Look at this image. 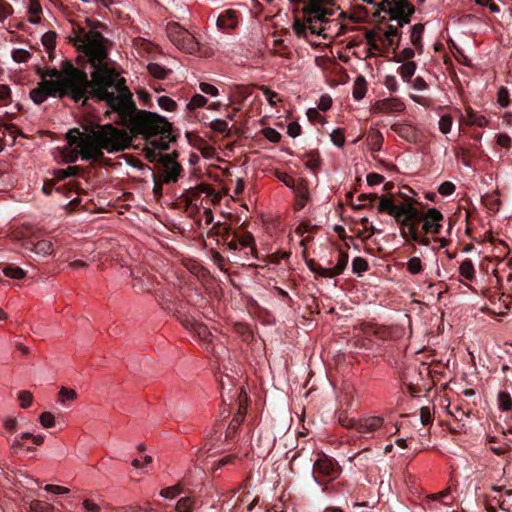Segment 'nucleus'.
I'll return each mask as SVG.
<instances>
[{
	"instance_id": "nucleus-29",
	"label": "nucleus",
	"mask_w": 512,
	"mask_h": 512,
	"mask_svg": "<svg viewBox=\"0 0 512 512\" xmlns=\"http://www.w3.org/2000/svg\"><path fill=\"white\" fill-rule=\"evenodd\" d=\"M348 264V255L344 252L338 253V260L335 266H332V269L335 273V276L340 275Z\"/></svg>"
},
{
	"instance_id": "nucleus-19",
	"label": "nucleus",
	"mask_w": 512,
	"mask_h": 512,
	"mask_svg": "<svg viewBox=\"0 0 512 512\" xmlns=\"http://www.w3.org/2000/svg\"><path fill=\"white\" fill-rule=\"evenodd\" d=\"M415 71H416V64L414 61L403 62V64L399 67V70H398L401 78L406 82H409L411 80V78L415 74Z\"/></svg>"
},
{
	"instance_id": "nucleus-23",
	"label": "nucleus",
	"mask_w": 512,
	"mask_h": 512,
	"mask_svg": "<svg viewBox=\"0 0 512 512\" xmlns=\"http://www.w3.org/2000/svg\"><path fill=\"white\" fill-rule=\"evenodd\" d=\"M401 236L405 239L418 242L424 246L428 244L426 239H423L419 236L417 228H401Z\"/></svg>"
},
{
	"instance_id": "nucleus-27",
	"label": "nucleus",
	"mask_w": 512,
	"mask_h": 512,
	"mask_svg": "<svg viewBox=\"0 0 512 512\" xmlns=\"http://www.w3.org/2000/svg\"><path fill=\"white\" fill-rule=\"evenodd\" d=\"M407 271L412 275H418L423 271V264L419 257H412L407 261Z\"/></svg>"
},
{
	"instance_id": "nucleus-56",
	"label": "nucleus",
	"mask_w": 512,
	"mask_h": 512,
	"mask_svg": "<svg viewBox=\"0 0 512 512\" xmlns=\"http://www.w3.org/2000/svg\"><path fill=\"white\" fill-rule=\"evenodd\" d=\"M234 459H235L234 455L224 456L220 460H218L217 462L213 463V468L214 469H219L222 466H225V465H227L229 463H232L234 461Z\"/></svg>"
},
{
	"instance_id": "nucleus-20",
	"label": "nucleus",
	"mask_w": 512,
	"mask_h": 512,
	"mask_svg": "<svg viewBox=\"0 0 512 512\" xmlns=\"http://www.w3.org/2000/svg\"><path fill=\"white\" fill-rule=\"evenodd\" d=\"M423 32H424V26L422 24H415L411 28V33H410V41H411L412 45L415 46L416 48H418L420 51L422 49L421 40H422Z\"/></svg>"
},
{
	"instance_id": "nucleus-5",
	"label": "nucleus",
	"mask_w": 512,
	"mask_h": 512,
	"mask_svg": "<svg viewBox=\"0 0 512 512\" xmlns=\"http://www.w3.org/2000/svg\"><path fill=\"white\" fill-rule=\"evenodd\" d=\"M377 210L393 217L400 228H417L418 223L421 222L419 210L407 202L395 204L392 199L382 196Z\"/></svg>"
},
{
	"instance_id": "nucleus-59",
	"label": "nucleus",
	"mask_w": 512,
	"mask_h": 512,
	"mask_svg": "<svg viewBox=\"0 0 512 512\" xmlns=\"http://www.w3.org/2000/svg\"><path fill=\"white\" fill-rule=\"evenodd\" d=\"M300 131H301V128H300L299 124H297V123H290L287 126V133L289 134V136H291L293 138L299 136Z\"/></svg>"
},
{
	"instance_id": "nucleus-47",
	"label": "nucleus",
	"mask_w": 512,
	"mask_h": 512,
	"mask_svg": "<svg viewBox=\"0 0 512 512\" xmlns=\"http://www.w3.org/2000/svg\"><path fill=\"white\" fill-rule=\"evenodd\" d=\"M77 394L75 392V390L73 389H68V388H62L60 391H59V398H60V401L61 402H66V401H72L76 398Z\"/></svg>"
},
{
	"instance_id": "nucleus-54",
	"label": "nucleus",
	"mask_w": 512,
	"mask_h": 512,
	"mask_svg": "<svg viewBox=\"0 0 512 512\" xmlns=\"http://www.w3.org/2000/svg\"><path fill=\"white\" fill-rule=\"evenodd\" d=\"M476 3L483 7H488L492 13H498L499 7L493 2V0H476Z\"/></svg>"
},
{
	"instance_id": "nucleus-18",
	"label": "nucleus",
	"mask_w": 512,
	"mask_h": 512,
	"mask_svg": "<svg viewBox=\"0 0 512 512\" xmlns=\"http://www.w3.org/2000/svg\"><path fill=\"white\" fill-rule=\"evenodd\" d=\"M466 115H467V123L470 125H476L479 127H485L488 125L487 118L484 115L473 111L472 109H467Z\"/></svg>"
},
{
	"instance_id": "nucleus-40",
	"label": "nucleus",
	"mask_w": 512,
	"mask_h": 512,
	"mask_svg": "<svg viewBox=\"0 0 512 512\" xmlns=\"http://www.w3.org/2000/svg\"><path fill=\"white\" fill-rule=\"evenodd\" d=\"M260 90L262 91L265 99L271 106H275L277 101L280 100L278 97V94L276 92L272 91L271 89H269L268 87L262 86L260 88Z\"/></svg>"
},
{
	"instance_id": "nucleus-8",
	"label": "nucleus",
	"mask_w": 512,
	"mask_h": 512,
	"mask_svg": "<svg viewBox=\"0 0 512 512\" xmlns=\"http://www.w3.org/2000/svg\"><path fill=\"white\" fill-rule=\"evenodd\" d=\"M339 467L326 455H320L313 466V477L318 484L331 481L338 477Z\"/></svg>"
},
{
	"instance_id": "nucleus-43",
	"label": "nucleus",
	"mask_w": 512,
	"mask_h": 512,
	"mask_svg": "<svg viewBox=\"0 0 512 512\" xmlns=\"http://www.w3.org/2000/svg\"><path fill=\"white\" fill-rule=\"evenodd\" d=\"M455 189L456 186L452 182L445 181L439 185L438 192L442 196H450L455 192Z\"/></svg>"
},
{
	"instance_id": "nucleus-57",
	"label": "nucleus",
	"mask_w": 512,
	"mask_h": 512,
	"mask_svg": "<svg viewBox=\"0 0 512 512\" xmlns=\"http://www.w3.org/2000/svg\"><path fill=\"white\" fill-rule=\"evenodd\" d=\"M3 425L7 431L14 432L18 426V420L16 418H6Z\"/></svg>"
},
{
	"instance_id": "nucleus-62",
	"label": "nucleus",
	"mask_w": 512,
	"mask_h": 512,
	"mask_svg": "<svg viewBox=\"0 0 512 512\" xmlns=\"http://www.w3.org/2000/svg\"><path fill=\"white\" fill-rule=\"evenodd\" d=\"M397 34V28H394L392 26H388V28L384 32L385 38L391 43L393 41V38Z\"/></svg>"
},
{
	"instance_id": "nucleus-21",
	"label": "nucleus",
	"mask_w": 512,
	"mask_h": 512,
	"mask_svg": "<svg viewBox=\"0 0 512 512\" xmlns=\"http://www.w3.org/2000/svg\"><path fill=\"white\" fill-rule=\"evenodd\" d=\"M459 274L467 279V280H473L475 277V269L472 261L470 259H465L461 262L459 267Z\"/></svg>"
},
{
	"instance_id": "nucleus-11",
	"label": "nucleus",
	"mask_w": 512,
	"mask_h": 512,
	"mask_svg": "<svg viewBox=\"0 0 512 512\" xmlns=\"http://www.w3.org/2000/svg\"><path fill=\"white\" fill-rule=\"evenodd\" d=\"M22 246L26 250L40 257L52 255L54 251L51 241L46 239H38L37 237L23 239Z\"/></svg>"
},
{
	"instance_id": "nucleus-45",
	"label": "nucleus",
	"mask_w": 512,
	"mask_h": 512,
	"mask_svg": "<svg viewBox=\"0 0 512 512\" xmlns=\"http://www.w3.org/2000/svg\"><path fill=\"white\" fill-rule=\"evenodd\" d=\"M497 102L501 107L509 105V93L505 87H500L497 92Z\"/></svg>"
},
{
	"instance_id": "nucleus-35",
	"label": "nucleus",
	"mask_w": 512,
	"mask_h": 512,
	"mask_svg": "<svg viewBox=\"0 0 512 512\" xmlns=\"http://www.w3.org/2000/svg\"><path fill=\"white\" fill-rule=\"evenodd\" d=\"M453 121L451 116L443 115L439 119V130L443 134H448L452 129Z\"/></svg>"
},
{
	"instance_id": "nucleus-41",
	"label": "nucleus",
	"mask_w": 512,
	"mask_h": 512,
	"mask_svg": "<svg viewBox=\"0 0 512 512\" xmlns=\"http://www.w3.org/2000/svg\"><path fill=\"white\" fill-rule=\"evenodd\" d=\"M330 138L337 147H342L345 143L344 133L341 129H334L330 134Z\"/></svg>"
},
{
	"instance_id": "nucleus-61",
	"label": "nucleus",
	"mask_w": 512,
	"mask_h": 512,
	"mask_svg": "<svg viewBox=\"0 0 512 512\" xmlns=\"http://www.w3.org/2000/svg\"><path fill=\"white\" fill-rule=\"evenodd\" d=\"M412 85L415 90H419V91H422V90L426 89V87H427L426 82L420 77H417L416 79H414Z\"/></svg>"
},
{
	"instance_id": "nucleus-26",
	"label": "nucleus",
	"mask_w": 512,
	"mask_h": 512,
	"mask_svg": "<svg viewBox=\"0 0 512 512\" xmlns=\"http://www.w3.org/2000/svg\"><path fill=\"white\" fill-rule=\"evenodd\" d=\"M148 72L157 79H164L169 74V70L157 63H150L147 66Z\"/></svg>"
},
{
	"instance_id": "nucleus-1",
	"label": "nucleus",
	"mask_w": 512,
	"mask_h": 512,
	"mask_svg": "<svg viewBox=\"0 0 512 512\" xmlns=\"http://www.w3.org/2000/svg\"><path fill=\"white\" fill-rule=\"evenodd\" d=\"M75 45L88 57L94 70L91 81L87 74L74 67L70 62L57 68H37L41 82L31 90L30 98L35 104H42L49 96L70 95L76 102L95 97L120 113L128 112L132 107V95L125 85V79L105 61L107 50L103 36L94 30L78 33Z\"/></svg>"
},
{
	"instance_id": "nucleus-3",
	"label": "nucleus",
	"mask_w": 512,
	"mask_h": 512,
	"mask_svg": "<svg viewBox=\"0 0 512 512\" xmlns=\"http://www.w3.org/2000/svg\"><path fill=\"white\" fill-rule=\"evenodd\" d=\"M126 126L132 136L142 135L149 140L153 149L163 151L169 148L171 127L164 117L153 112L139 110L127 117Z\"/></svg>"
},
{
	"instance_id": "nucleus-13",
	"label": "nucleus",
	"mask_w": 512,
	"mask_h": 512,
	"mask_svg": "<svg viewBox=\"0 0 512 512\" xmlns=\"http://www.w3.org/2000/svg\"><path fill=\"white\" fill-rule=\"evenodd\" d=\"M403 110H404V104L398 98H386V99L379 100L371 108L372 113H375V114L401 112Z\"/></svg>"
},
{
	"instance_id": "nucleus-6",
	"label": "nucleus",
	"mask_w": 512,
	"mask_h": 512,
	"mask_svg": "<svg viewBox=\"0 0 512 512\" xmlns=\"http://www.w3.org/2000/svg\"><path fill=\"white\" fill-rule=\"evenodd\" d=\"M167 34L174 45L184 52L194 54L198 51V42L194 35L178 23H169Z\"/></svg>"
},
{
	"instance_id": "nucleus-33",
	"label": "nucleus",
	"mask_w": 512,
	"mask_h": 512,
	"mask_svg": "<svg viewBox=\"0 0 512 512\" xmlns=\"http://www.w3.org/2000/svg\"><path fill=\"white\" fill-rule=\"evenodd\" d=\"M368 269V262L362 257H356L352 261V270L354 273L361 274Z\"/></svg>"
},
{
	"instance_id": "nucleus-39",
	"label": "nucleus",
	"mask_w": 512,
	"mask_h": 512,
	"mask_svg": "<svg viewBox=\"0 0 512 512\" xmlns=\"http://www.w3.org/2000/svg\"><path fill=\"white\" fill-rule=\"evenodd\" d=\"M40 424L43 428H52L55 425V418L51 412H43L39 417Z\"/></svg>"
},
{
	"instance_id": "nucleus-10",
	"label": "nucleus",
	"mask_w": 512,
	"mask_h": 512,
	"mask_svg": "<svg viewBox=\"0 0 512 512\" xmlns=\"http://www.w3.org/2000/svg\"><path fill=\"white\" fill-rule=\"evenodd\" d=\"M443 215L436 208H429L424 215L420 214L422 230L427 234H438L442 227Z\"/></svg>"
},
{
	"instance_id": "nucleus-50",
	"label": "nucleus",
	"mask_w": 512,
	"mask_h": 512,
	"mask_svg": "<svg viewBox=\"0 0 512 512\" xmlns=\"http://www.w3.org/2000/svg\"><path fill=\"white\" fill-rule=\"evenodd\" d=\"M332 106V98L329 95H322L318 103V109L321 111H327Z\"/></svg>"
},
{
	"instance_id": "nucleus-7",
	"label": "nucleus",
	"mask_w": 512,
	"mask_h": 512,
	"mask_svg": "<svg viewBox=\"0 0 512 512\" xmlns=\"http://www.w3.org/2000/svg\"><path fill=\"white\" fill-rule=\"evenodd\" d=\"M378 8L388 13L390 18L397 20L400 25L408 23L414 12V7L407 0H378Z\"/></svg>"
},
{
	"instance_id": "nucleus-58",
	"label": "nucleus",
	"mask_w": 512,
	"mask_h": 512,
	"mask_svg": "<svg viewBox=\"0 0 512 512\" xmlns=\"http://www.w3.org/2000/svg\"><path fill=\"white\" fill-rule=\"evenodd\" d=\"M497 144L503 148H509L511 145V138L507 134H499L497 136Z\"/></svg>"
},
{
	"instance_id": "nucleus-28",
	"label": "nucleus",
	"mask_w": 512,
	"mask_h": 512,
	"mask_svg": "<svg viewBox=\"0 0 512 512\" xmlns=\"http://www.w3.org/2000/svg\"><path fill=\"white\" fill-rule=\"evenodd\" d=\"M498 407L502 411H510L512 409V399L510 395L504 391L498 393Z\"/></svg>"
},
{
	"instance_id": "nucleus-36",
	"label": "nucleus",
	"mask_w": 512,
	"mask_h": 512,
	"mask_svg": "<svg viewBox=\"0 0 512 512\" xmlns=\"http://www.w3.org/2000/svg\"><path fill=\"white\" fill-rule=\"evenodd\" d=\"M18 400L20 407L26 409L31 406L33 401V395L29 391H20L18 393Z\"/></svg>"
},
{
	"instance_id": "nucleus-49",
	"label": "nucleus",
	"mask_w": 512,
	"mask_h": 512,
	"mask_svg": "<svg viewBox=\"0 0 512 512\" xmlns=\"http://www.w3.org/2000/svg\"><path fill=\"white\" fill-rule=\"evenodd\" d=\"M263 134L272 143H277L281 139V134L273 128L264 129Z\"/></svg>"
},
{
	"instance_id": "nucleus-53",
	"label": "nucleus",
	"mask_w": 512,
	"mask_h": 512,
	"mask_svg": "<svg viewBox=\"0 0 512 512\" xmlns=\"http://www.w3.org/2000/svg\"><path fill=\"white\" fill-rule=\"evenodd\" d=\"M160 495L167 499H173L178 495V488L173 487H167L161 490Z\"/></svg>"
},
{
	"instance_id": "nucleus-48",
	"label": "nucleus",
	"mask_w": 512,
	"mask_h": 512,
	"mask_svg": "<svg viewBox=\"0 0 512 512\" xmlns=\"http://www.w3.org/2000/svg\"><path fill=\"white\" fill-rule=\"evenodd\" d=\"M211 128L217 132H227L229 131L228 123L222 119H215L211 122Z\"/></svg>"
},
{
	"instance_id": "nucleus-63",
	"label": "nucleus",
	"mask_w": 512,
	"mask_h": 512,
	"mask_svg": "<svg viewBox=\"0 0 512 512\" xmlns=\"http://www.w3.org/2000/svg\"><path fill=\"white\" fill-rule=\"evenodd\" d=\"M306 114L311 121H316L321 117L318 108H309Z\"/></svg>"
},
{
	"instance_id": "nucleus-4",
	"label": "nucleus",
	"mask_w": 512,
	"mask_h": 512,
	"mask_svg": "<svg viewBox=\"0 0 512 512\" xmlns=\"http://www.w3.org/2000/svg\"><path fill=\"white\" fill-rule=\"evenodd\" d=\"M301 2L302 18H296L292 30L298 37L308 38L310 35L326 37V25L335 12L329 7L332 0H289Z\"/></svg>"
},
{
	"instance_id": "nucleus-64",
	"label": "nucleus",
	"mask_w": 512,
	"mask_h": 512,
	"mask_svg": "<svg viewBox=\"0 0 512 512\" xmlns=\"http://www.w3.org/2000/svg\"><path fill=\"white\" fill-rule=\"evenodd\" d=\"M88 266L87 262L83 261V260H74V261H71L69 263V267L72 268V269H83V268H86Z\"/></svg>"
},
{
	"instance_id": "nucleus-17",
	"label": "nucleus",
	"mask_w": 512,
	"mask_h": 512,
	"mask_svg": "<svg viewBox=\"0 0 512 512\" xmlns=\"http://www.w3.org/2000/svg\"><path fill=\"white\" fill-rule=\"evenodd\" d=\"M239 14L234 9H227L217 18L216 24L220 29H234L237 27Z\"/></svg>"
},
{
	"instance_id": "nucleus-14",
	"label": "nucleus",
	"mask_w": 512,
	"mask_h": 512,
	"mask_svg": "<svg viewBox=\"0 0 512 512\" xmlns=\"http://www.w3.org/2000/svg\"><path fill=\"white\" fill-rule=\"evenodd\" d=\"M246 399H247L246 393L244 392V390H241L240 394L238 396V402H239L238 403V412L234 416V418L232 419V421L230 422V424L227 428L226 438H230V437H232V435L235 434V431H236L238 425L243 420L245 412H246V406H245Z\"/></svg>"
},
{
	"instance_id": "nucleus-44",
	"label": "nucleus",
	"mask_w": 512,
	"mask_h": 512,
	"mask_svg": "<svg viewBox=\"0 0 512 512\" xmlns=\"http://www.w3.org/2000/svg\"><path fill=\"white\" fill-rule=\"evenodd\" d=\"M192 509V500L189 497L181 498L176 504L177 512H190Z\"/></svg>"
},
{
	"instance_id": "nucleus-34",
	"label": "nucleus",
	"mask_w": 512,
	"mask_h": 512,
	"mask_svg": "<svg viewBox=\"0 0 512 512\" xmlns=\"http://www.w3.org/2000/svg\"><path fill=\"white\" fill-rule=\"evenodd\" d=\"M311 271L316 275L324 278H332L335 277V273L332 269V266H319V267H311Z\"/></svg>"
},
{
	"instance_id": "nucleus-16",
	"label": "nucleus",
	"mask_w": 512,
	"mask_h": 512,
	"mask_svg": "<svg viewBox=\"0 0 512 512\" xmlns=\"http://www.w3.org/2000/svg\"><path fill=\"white\" fill-rule=\"evenodd\" d=\"M274 442V438H272L269 434L259 435L256 442L253 444V452L256 453L259 457H266L272 451Z\"/></svg>"
},
{
	"instance_id": "nucleus-12",
	"label": "nucleus",
	"mask_w": 512,
	"mask_h": 512,
	"mask_svg": "<svg viewBox=\"0 0 512 512\" xmlns=\"http://www.w3.org/2000/svg\"><path fill=\"white\" fill-rule=\"evenodd\" d=\"M356 425V430L362 435H368L378 430L383 425V419L379 416H365L358 420H352L351 425Z\"/></svg>"
},
{
	"instance_id": "nucleus-38",
	"label": "nucleus",
	"mask_w": 512,
	"mask_h": 512,
	"mask_svg": "<svg viewBox=\"0 0 512 512\" xmlns=\"http://www.w3.org/2000/svg\"><path fill=\"white\" fill-rule=\"evenodd\" d=\"M414 56H415V50L412 49V48L407 47V48L402 49L395 56V61L396 62L411 61L410 59H412Z\"/></svg>"
},
{
	"instance_id": "nucleus-32",
	"label": "nucleus",
	"mask_w": 512,
	"mask_h": 512,
	"mask_svg": "<svg viewBox=\"0 0 512 512\" xmlns=\"http://www.w3.org/2000/svg\"><path fill=\"white\" fill-rule=\"evenodd\" d=\"M30 57H31V54L26 49L19 48V49H14L12 51V58L17 63H25L30 59Z\"/></svg>"
},
{
	"instance_id": "nucleus-9",
	"label": "nucleus",
	"mask_w": 512,
	"mask_h": 512,
	"mask_svg": "<svg viewBox=\"0 0 512 512\" xmlns=\"http://www.w3.org/2000/svg\"><path fill=\"white\" fill-rule=\"evenodd\" d=\"M185 326L191 332L193 337L205 345L207 349L210 347L214 349V339L217 337L206 324L196 320H187L185 322Z\"/></svg>"
},
{
	"instance_id": "nucleus-22",
	"label": "nucleus",
	"mask_w": 512,
	"mask_h": 512,
	"mask_svg": "<svg viewBox=\"0 0 512 512\" xmlns=\"http://www.w3.org/2000/svg\"><path fill=\"white\" fill-rule=\"evenodd\" d=\"M366 90L367 88L365 79L363 77H357L353 85V98L357 101L363 99L366 94Z\"/></svg>"
},
{
	"instance_id": "nucleus-2",
	"label": "nucleus",
	"mask_w": 512,
	"mask_h": 512,
	"mask_svg": "<svg viewBox=\"0 0 512 512\" xmlns=\"http://www.w3.org/2000/svg\"><path fill=\"white\" fill-rule=\"evenodd\" d=\"M68 146L64 150V160L75 162L79 156L84 160L99 161L103 158V150L108 153L124 151L131 145L132 135L126 130L112 124L100 126L91 133H83L79 129L67 132Z\"/></svg>"
},
{
	"instance_id": "nucleus-15",
	"label": "nucleus",
	"mask_w": 512,
	"mask_h": 512,
	"mask_svg": "<svg viewBox=\"0 0 512 512\" xmlns=\"http://www.w3.org/2000/svg\"><path fill=\"white\" fill-rule=\"evenodd\" d=\"M163 161V178L166 183L176 182L181 171L180 165L169 155L162 158Z\"/></svg>"
},
{
	"instance_id": "nucleus-55",
	"label": "nucleus",
	"mask_w": 512,
	"mask_h": 512,
	"mask_svg": "<svg viewBox=\"0 0 512 512\" xmlns=\"http://www.w3.org/2000/svg\"><path fill=\"white\" fill-rule=\"evenodd\" d=\"M12 12L13 9L9 4H0V22L8 18Z\"/></svg>"
},
{
	"instance_id": "nucleus-25",
	"label": "nucleus",
	"mask_w": 512,
	"mask_h": 512,
	"mask_svg": "<svg viewBox=\"0 0 512 512\" xmlns=\"http://www.w3.org/2000/svg\"><path fill=\"white\" fill-rule=\"evenodd\" d=\"M42 11L41 5L38 0H29L28 3V13L33 15L30 18V22L33 24H37L40 22V17L38 16Z\"/></svg>"
},
{
	"instance_id": "nucleus-42",
	"label": "nucleus",
	"mask_w": 512,
	"mask_h": 512,
	"mask_svg": "<svg viewBox=\"0 0 512 512\" xmlns=\"http://www.w3.org/2000/svg\"><path fill=\"white\" fill-rule=\"evenodd\" d=\"M199 89L202 93L210 95L211 97H217L219 95L218 88L210 83L201 82Z\"/></svg>"
},
{
	"instance_id": "nucleus-52",
	"label": "nucleus",
	"mask_w": 512,
	"mask_h": 512,
	"mask_svg": "<svg viewBox=\"0 0 512 512\" xmlns=\"http://www.w3.org/2000/svg\"><path fill=\"white\" fill-rule=\"evenodd\" d=\"M44 489L48 492H52L54 494H67L69 489L59 485L48 484L44 487Z\"/></svg>"
},
{
	"instance_id": "nucleus-46",
	"label": "nucleus",
	"mask_w": 512,
	"mask_h": 512,
	"mask_svg": "<svg viewBox=\"0 0 512 512\" xmlns=\"http://www.w3.org/2000/svg\"><path fill=\"white\" fill-rule=\"evenodd\" d=\"M239 248H250L253 250L254 238L251 234H245L243 236L237 237Z\"/></svg>"
},
{
	"instance_id": "nucleus-60",
	"label": "nucleus",
	"mask_w": 512,
	"mask_h": 512,
	"mask_svg": "<svg viewBox=\"0 0 512 512\" xmlns=\"http://www.w3.org/2000/svg\"><path fill=\"white\" fill-rule=\"evenodd\" d=\"M83 507L87 512H98L99 511V506L96 503H94L93 501L88 500V499L83 501Z\"/></svg>"
},
{
	"instance_id": "nucleus-24",
	"label": "nucleus",
	"mask_w": 512,
	"mask_h": 512,
	"mask_svg": "<svg viewBox=\"0 0 512 512\" xmlns=\"http://www.w3.org/2000/svg\"><path fill=\"white\" fill-rule=\"evenodd\" d=\"M2 271L6 277L15 280L23 279L26 276V272L22 268L14 265H7Z\"/></svg>"
},
{
	"instance_id": "nucleus-51",
	"label": "nucleus",
	"mask_w": 512,
	"mask_h": 512,
	"mask_svg": "<svg viewBox=\"0 0 512 512\" xmlns=\"http://www.w3.org/2000/svg\"><path fill=\"white\" fill-rule=\"evenodd\" d=\"M384 181V177L377 173H370L367 175V183L370 186H376Z\"/></svg>"
},
{
	"instance_id": "nucleus-31",
	"label": "nucleus",
	"mask_w": 512,
	"mask_h": 512,
	"mask_svg": "<svg viewBox=\"0 0 512 512\" xmlns=\"http://www.w3.org/2000/svg\"><path fill=\"white\" fill-rule=\"evenodd\" d=\"M30 509L32 512H55V509L52 505L39 500L31 502Z\"/></svg>"
},
{
	"instance_id": "nucleus-30",
	"label": "nucleus",
	"mask_w": 512,
	"mask_h": 512,
	"mask_svg": "<svg viewBox=\"0 0 512 512\" xmlns=\"http://www.w3.org/2000/svg\"><path fill=\"white\" fill-rule=\"evenodd\" d=\"M208 100L201 94H195L192 96L190 101L187 104V108L189 110H195L198 108H202L207 104Z\"/></svg>"
},
{
	"instance_id": "nucleus-37",
	"label": "nucleus",
	"mask_w": 512,
	"mask_h": 512,
	"mask_svg": "<svg viewBox=\"0 0 512 512\" xmlns=\"http://www.w3.org/2000/svg\"><path fill=\"white\" fill-rule=\"evenodd\" d=\"M158 105L166 111H173V110H175V108L177 106L176 102L168 96L159 97Z\"/></svg>"
}]
</instances>
